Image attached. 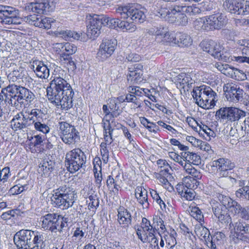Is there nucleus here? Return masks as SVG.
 <instances>
[{
	"label": "nucleus",
	"instance_id": "a878e982",
	"mask_svg": "<svg viewBox=\"0 0 249 249\" xmlns=\"http://www.w3.org/2000/svg\"><path fill=\"white\" fill-rule=\"evenodd\" d=\"M25 113L31 126L37 122L46 121V113L44 108H32L31 110H27Z\"/></svg>",
	"mask_w": 249,
	"mask_h": 249
},
{
	"label": "nucleus",
	"instance_id": "c9c22d12",
	"mask_svg": "<svg viewBox=\"0 0 249 249\" xmlns=\"http://www.w3.org/2000/svg\"><path fill=\"white\" fill-rule=\"evenodd\" d=\"M142 76V71L140 70H138V67L136 68H128L127 79L128 81H130L132 84L141 83L143 80Z\"/></svg>",
	"mask_w": 249,
	"mask_h": 249
},
{
	"label": "nucleus",
	"instance_id": "603ef678",
	"mask_svg": "<svg viewBox=\"0 0 249 249\" xmlns=\"http://www.w3.org/2000/svg\"><path fill=\"white\" fill-rule=\"evenodd\" d=\"M120 20L118 18H111L109 17H105L104 26H107L111 28H116L118 27Z\"/></svg>",
	"mask_w": 249,
	"mask_h": 249
},
{
	"label": "nucleus",
	"instance_id": "052dcab7",
	"mask_svg": "<svg viewBox=\"0 0 249 249\" xmlns=\"http://www.w3.org/2000/svg\"><path fill=\"white\" fill-rule=\"evenodd\" d=\"M212 48L209 54L213 56L215 58L220 55V53L221 52V47L219 44H217L215 42H212Z\"/></svg>",
	"mask_w": 249,
	"mask_h": 249
},
{
	"label": "nucleus",
	"instance_id": "7c9ffc66",
	"mask_svg": "<svg viewBox=\"0 0 249 249\" xmlns=\"http://www.w3.org/2000/svg\"><path fill=\"white\" fill-rule=\"evenodd\" d=\"M135 197L138 203L142 205L143 209H148L149 203L148 200L147 191L143 187L137 186L135 190Z\"/></svg>",
	"mask_w": 249,
	"mask_h": 249
},
{
	"label": "nucleus",
	"instance_id": "0eeeda50",
	"mask_svg": "<svg viewBox=\"0 0 249 249\" xmlns=\"http://www.w3.org/2000/svg\"><path fill=\"white\" fill-rule=\"evenodd\" d=\"M65 156V165L71 173H75L86 167L87 157L81 149L74 148L67 152Z\"/></svg>",
	"mask_w": 249,
	"mask_h": 249
},
{
	"label": "nucleus",
	"instance_id": "c03bdc74",
	"mask_svg": "<svg viewBox=\"0 0 249 249\" xmlns=\"http://www.w3.org/2000/svg\"><path fill=\"white\" fill-rule=\"evenodd\" d=\"M85 234V231H83L80 228H77L71 237L72 242L77 245H81L83 242V239Z\"/></svg>",
	"mask_w": 249,
	"mask_h": 249
},
{
	"label": "nucleus",
	"instance_id": "79ce46f5",
	"mask_svg": "<svg viewBox=\"0 0 249 249\" xmlns=\"http://www.w3.org/2000/svg\"><path fill=\"white\" fill-rule=\"evenodd\" d=\"M48 6V4L47 3L36 2L31 3L29 7V9H31L33 12L38 14H45Z\"/></svg>",
	"mask_w": 249,
	"mask_h": 249
},
{
	"label": "nucleus",
	"instance_id": "13d9d810",
	"mask_svg": "<svg viewBox=\"0 0 249 249\" xmlns=\"http://www.w3.org/2000/svg\"><path fill=\"white\" fill-rule=\"evenodd\" d=\"M44 136H41L40 135H35L34 137H32L30 141H32L30 143V146L33 147H38V146L42 144L44 140Z\"/></svg>",
	"mask_w": 249,
	"mask_h": 249
},
{
	"label": "nucleus",
	"instance_id": "8fccbe9b",
	"mask_svg": "<svg viewBox=\"0 0 249 249\" xmlns=\"http://www.w3.org/2000/svg\"><path fill=\"white\" fill-rule=\"evenodd\" d=\"M186 172L192 176V177H190V178H193V180L196 182H197V180L200 179L202 178V175L200 171L194 168L191 164L190 167L186 170Z\"/></svg>",
	"mask_w": 249,
	"mask_h": 249
},
{
	"label": "nucleus",
	"instance_id": "f704fd0d",
	"mask_svg": "<svg viewBox=\"0 0 249 249\" xmlns=\"http://www.w3.org/2000/svg\"><path fill=\"white\" fill-rule=\"evenodd\" d=\"M55 48L60 50L59 53H60L63 56L71 55L77 50L76 46L69 42L56 44Z\"/></svg>",
	"mask_w": 249,
	"mask_h": 249
},
{
	"label": "nucleus",
	"instance_id": "f03ea898",
	"mask_svg": "<svg viewBox=\"0 0 249 249\" xmlns=\"http://www.w3.org/2000/svg\"><path fill=\"white\" fill-rule=\"evenodd\" d=\"M14 241L18 249H45L47 234L41 230L22 229L15 234Z\"/></svg>",
	"mask_w": 249,
	"mask_h": 249
},
{
	"label": "nucleus",
	"instance_id": "de8ad7c7",
	"mask_svg": "<svg viewBox=\"0 0 249 249\" xmlns=\"http://www.w3.org/2000/svg\"><path fill=\"white\" fill-rule=\"evenodd\" d=\"M12 95L11 93H9L8 91H4V92H2V89L1 92L0 93V106H11L12 104L10 103V99H12Z\"/></svg>",
	"mask_w": 249,
	"mask_h": 249
},
{
	"label": "nucleus",
	"instance_id": "bb28decb",
	"mask_svg": "<svg viewBox=\"0 0 249 249\" xmlns=\"http://www.w3.org/2000/svg\"><path fill=\"white\" fill-rule=\"evenodd\" d=\"M171 37L170 42L177 44L178 46H189L193 42L191 37L186 33H173Z\"/></svg>",
	"mask_w": 249,
	"mask_h": 249
},
{
	"label": "nucleus",
	"instance_id": "f257e3e1",
	"mask_svg": "<svg viewBox=\"0 0 249 249\" xmlns=\"http://www.w3.org/2000/svg\"><path fill=\"white\" fill-rule=\"evenodd\" d=\"M54 72L50 86L47 88L48 100L56 106H60L62 109L68 110L73 106L74 91L70 83L63 78L65 71L59 67Z\"/></svg>",
	"mask_w": 249,
	"mask_h": 249
},
{
	"label": "nucleus",
	"instance_id": "473e14b6",
	"mask_svg": "<svg viewBox=\"0 0 249 249\" xmlns=\"http://www.w3.org/2000/svg\"><path fill=\"white\" fill-rule=\"evenodd\" d=\"M16 185L13 186L9 190V196L18 195L29 188L28 181L26 179H20L16 181Z\"/></svg>",
	"mask_w": 249,
	"mask_h": 249
},
{
	"label": "nucleus",
	"instance_id": "4c0bfd02",
	"mask_svg": "<svg viewBox=\"0 0 249 249\" xmlns=\"http://www.w3.org/2000/svg\"><path fill=\"white\" fill-rule=\"evenodd\" d=\"M181 155L183 158L185 159L188 163L191 165H198L201 163V159L200 156L197 153L191 152H182Z\"/></svg>",
	"mask_w": 249,
	"mask_h": 249
},
{
	"label": "nucleus",
	"instance_id": "4468645a",
	"mask_svg": "<svg viewBox=\"0 0 249 249\" xmlns=\"http://www.w3.org/2000/svg\"><path fill=\"white\" fill-rule=\"evenodd\" d=\"M148 91L147 89L141 88L138 86H129L128 88V93L125 95L126 102L132 103L134 107L141 108L143 105L142 97L144 93Z\"/></svg>",
	"mask_w": 249,
	"mask_h": 249
},
{
	"label": "nucleus",
	"instance_id": "5fc2aeb1",
	"mask_svg": "<svg viewBox=\"0 0 249 249\" xmlns=\"http://www.w3.org/2000/svg\"><path fill=\"white\" fill-rule=\"evenodd\" d=\"M59 34L64 38H73L78 40L80 37V34L70 30H63L59 32Z\"/></svg>",
	"mask_w": 249,
	"mask_h": 249
},
{
	"label": "nucleus",
	"instance_id": "b1692460",
	"mask_svg": "<svg viewBox=\"0 0 249 249\" xmlns=\"http://www.w3.org/2000/svg\"><path fill=\"white\" fill-rule=\"evenodd\" d=\"M224 90L225 96L228 100L236 103L242 101L244 91L237 85H228Z\"/></svg>",
	"mask_w": 249,
	"mask_h": 249
},
{
	"label": "nucleus",
	"instance_id": "2f4dec72",
	"mask_svg": "<svg viewBox=\"0 0 249 249\" xmlns=\"http://www.w3.org/2000/svg\"><path fill=\"white\" fill-rule=\"evenodd\" d=\"M225 9L231 14L241 15L242 4L237 0H226L223 3Z\"/></svg>",
	"mask_w": 249,
	"mask_h": 249
},
{
	"label": "nucleus",
	"instance_id": "412c9836",
	"mask_svg": "<svg viewBox=\"0 0 249 249\" xmlns=\"http://www.w3.org/2000/svg\"><path fill=\"white\" fill-rule=\"evenodd\" d=\"M23 20L31 25L46 29H50L54 21L47 17H23Z\"/></svg>",
	"mask_w": 249,
	"mask_h": 249
},
{
	"label": "nucleus",
	"instance_id": "5701e85b",
	"mask_svg": "<svg viewBox=\"0 0 249 249\" xmlns=\"http://www.w3.org/2000/svg\"><path fill=\"white\" fill-rule=\"evenodd\" d=\"M10 125L14 131L31 126L27 115L23 114V112H19L13 117L10 121Z\"/></svg>",
	"mask_w": 249,
	"mask_h": 249
},
{
	"label": "nucleus",
	"instance_id": "37998d69",
	"mask_svg": "<svg viewBox=\"0 0 249 249\" xmlns=\"http://www.w3.org/2000/svg\"><path fill=\"white\" fill-rule=\"evenodd\" d=\"M54 162L50 160H43L41 165L39 166V170L43 172L45 176L49 175L54 169Z\"/></svg>",
	"mask_w": 249,
	"mask_h": 249
},
{
	"label": "nucleus",
	"instance_id": "6ab92c4d",
	"mask_svg": "<svg viewBox=\"0 0 249 249\" xmlns=\"http://www.w3.org/2000/svg\"><path fill=\"white\" fill-rule=\"evenodd\" d=\"M147 10L141 5L138 4H129L122 7H119L116 9V13L126 16H142L147 13Z\"/></svg>",
	"mask_w": 249,
	"mask_h": 249
},
{
	"label": "nucleus",
	"instance_id": "09e8293b",
	"mask_svg": "<svg viewBox=\"0 0 249 249\" xmlns=\"http://www.w3.org/2000/svg\"><path fill=\"white\" fill-rule=\"evenodd\" d=\"M191 215L195 218L199 224L204 222V216L201 210L197 207H193L190 213Z\"/></svg>",
	"mask_w": 249,
	"mask_h": 249
},
{
	"label": "nucleus",
	"instance_id": "f3484780",
	"mask_svg": "<svg viewBox=\"0 0 249 249\" xmlns=\"http://www.w3.org/2000/svg\"><path fill=\"white\" fill-rule=\"evenodd\" d=\"M87 20V36L90 38L94 39L100 34L102 25H104V18L101 19L94 17H89Z\"/></svg>",
	"mask_w": 249,
	"mask_h": 249
},
{
	"label": "nucleus",
	"instance_id": "dca6fc26",
	"mask_svg": "<svg viewBox=\"0 0 249 249\" xmlns=\"http://www.w3.org/2000/svg\"><path fill=\"white\" fill-rule=\"evenodd\" d=\"M211 204L213 214L220 222L226 224H229L230 225L232 224L231 218L226 206L214 199L212 200Z\"/></svg>",
	"mask_w": 249,
	"mask_h": 249
},
{
	"label": "nucleus",
	"instance_id": "a18cd8bd",
	"mask_svg": "<svg viewBox=\"0 0 249 249\" xmlns=\"http://www.w3.org/2000/svg\"><path fill=\"white\" fill-rule=\"evenodd\" d=\"M0 14L3 16H17L19 14V11L16 8L6 5H0Z\"/></svg>",
	"mask_w": 249,
	"mask_h": 249
},
{
	"label": "nucleus",
	"instance_id": "72a5a7b5",
	"mask_svg": "<svg viewBox=\"0 0 249 249\" xmlns=\"http://www.w3.org/2000/svg\"><path fill=\"white\" fill-rule=\"evenodd\" d=\"M225 237V235L223 233L216 232L210 236V239L207 240L206 246L209 249H217V247L222 243Z\"/></svg>",
	"mask_w": 249,
	"mask_h": 249
},
{
	"label": "nucleus",
	"instance_id": "49530a36",
	"mask_svg": "<svg viewBox=\"0 0 249 249\" xmlns=\"http://www.w3.org/2000/svg\"><path fill=\"white\" fill-rule=\"evenodd\" d=\"M46 121L37 122L33 124L34 128L38 131L46 134L50 132V129L47 124L45 123Z\"/></svg>",
	"mask_w": 249,
	"mask_h": 249
},
{
	"label": "nucleus",
	"instance_id": "393cba45",
	"mask_svg": "<svg viewBox=\"0 0 249 249\" xmlns=\"http://www.w3.org/2000/svg\"><path fill=\"white\" fill-rule=\"evenodd\" d=\"M30 68L33 70L38 78L46 79L50 75V70L43 61L35 60L31 65Z\"/></svg>",
	"mask_w": 249,
	"mask_h": 249
},
{
	"label": "nucleus",
	"instance_id": "338daca9",
	"mask_svg": "<svg viewBox=\"0 0 249 249\" xmlns=\"http://www.w3.org/2000/svg\"><path fill=\"white\" fill-rule=\"evenodd\" d=\"M200 149L206 151L210 155H212L213 154V150L212 149L211 146L207 142H201L200 143Z\"/></svg>",
	"mask_w": 249,
	"mask_h": 249
},
{
	"label": "nucleus",
	"instance_id": "69168bd1",
	"mask_svg": "<svg viewBox=\"0 0 249 249\" xmlns=\"http://www.w3.org/2000/svg\"><path fill=\"white\" fill-rule=\"evenodd\" d=\"M157 124H158L159 125L168 130L173 134H176L178 132L177 130L173 128L172 126L166 124L162 121H159L158 122H157Z\"/></svg>",
	"mask_w": 249,
	"mask_h": 249
},
{
	"label": "nucleus",
	"instance_id": "864d4df0",
	"mask_svg": "<svg viewBox=\"0 0 249 249\" xmlns=\"http://www.w3.org/2000/svg\"><path fill=\"white\" fill-rule=\"evenodd\" d=\"M157 164L158 166V171H163V172L168 174L170 172L171 167L165 160L160 159L157 161Z\"/></svg>",
	"mask_w": 249,
	"mask_h": 249
},
{
	"label": "nucleus",
	"instance_id": "a211bd4d",
	"mask_svg": "<svg viewBox=\"0 0 249 249\" xmlns=\"http://www.w3.org/2000/svg\"><path fill=\"white\" fill-rule=\"evenodd\" d=\"M116 100V99L111 98L108 105H103V111L105 114L103 121L108 122L121 115L122 111L119 108V105Z\"/></svg>",
	"mask_w": 249,
	"mask_h": 249
},
{
	"label": "nucleus",
	"instance_id": "3c124183",
	"mask_svg": "<svg viewBox=\"0 0 249 249\" xmlns=\"http://www.w3.org/2000/svg\"><path fill=\"white\" fill-rule=\"evenodd\" d=\"M11 174L9 167H5L2 169L0 168V183L5 184L7 182L8 178L11 176Z\"/></svg>",
	"mask_w": 249,
	"mask_h": 249
},
{
	"label": "nucleus",
	"instance_id": "e2e57ef3",
	"mask_svg": "<svg viewBox=\"0 0 249 249\" xmlns=\"http://www.w3.org/2000/svg\"><path fill=\"white\" fill-rule=\"evenodd\" d=\"M90 202L89 204V209L94 208L95 209L99 206V200L96 196H90L89 197Z\"/></svg>",
	"mask_w": 249,
	"mask_h": 249
},
{
	"label": "nucleus",
	"instance_id": "774afa93",
	"mask_svg": "<svg viewBox=\"0 0 249 249\" xmlns=\"http://www.w3.org/2000/svg\"><path fill=\"white\" fill-rule=\"evenodd\" d=\"M240 217L245 220H249V206L242 208Z\"/></svg>",
	"mask_w": 249,
	"mask_h": 249
},
{
	"label": "nucleus",
	"instance_id": "ea45409f",
	"mask_svg": "<svg viewBox=\"0 0 249 249\" xmlns=\"http://www.w3.org/2000/svg\"><path fill=\"white\" fill-rule=\"evenodd\" d=\"M183 186H177V190L182 198L185 200L191 201L193 200L196 196V193L194 189L185 190Z\"/></svg>",
	"mask_w": 249,
	"mask_h": 249
},
{
	"label": "nucleus",
	"instance_id": "c756f323",
	"mask_svg": "<svg viewBox=\"0 0 249 249\" xmlns=\"http://www.w3.org/2000/svg\"><path fill=\"white\" fill-rule=\"evenodd\" d=\"M194 76V74L191 73H181L177 76V84H179L180 87L184 90H188L195 83V80L193 78Z\"/></svg>",
	"mask_w": 249,
	"mask_h": 249
},
{
	"label": "nucleus",
	"instance_id": "aec40b11",
	"mask_svg": "<svg viewBox=\"0 0 249 249\" xmlns=\"http://www.w3.org/2000/svg\"><path fill=\"white\" fill-rule=\"evenodd\" d=\"M25 71L21 67H17L7 75L10 84H16L23 85L25 82L32 81L33 79L25 75Z\"/></svg>",
	"mask_w": 249,
	"mask_h": 249
},
{
	"label": "nucleus",
	"instance_id": "9d476101",
	"mask_svg": "<svg viewBox=\"0 0 249 249\" xmlns=\"http://www.w3.org/2000/svg\"><path fill=\"white\" fill-rule=\"evenodd\" d=\"M39 224L45 231H49L52 232L57 231L61 232L66 222L61 215L55 213H50L40 217Z\"/></svg>",
	"mask_w": 249,
	"mask_h": 249
},
{
	"label": "nucleus",
	"instance_id": "58836bf2",
	"mask_svg": "<svg viewBox=\"0 0 249 249\" xmlns=\"http://www.w3.org/2000/svg\"><path fill=\"white\" fill-rule=\"evenodd\" d=\"M243 186L235 192L236 196L241 199L249 200V181L241 183L240 186Z\"/></svg>",
	"mask_w": 249,
	"mask_h": 249
},
{
	"label": "nucleus",
	"instance_id": "cd10ccee",
	"mask_svg": "<svg viewBox=\"0 0 249 249\" xmlns=\"http://www.w3.org/2000/svg\"><path fill=\"white\" fill-rule=\"evenodd\" d=\"M148 32L149 34L155 36L157 38L167 42H170L169 40L173 34V33H169L168 28L166 26H162L151 28L149 29Z\"/></svg>",
	"mask_w": 249,
	"mask_h": 249
},
{
	"label": "nucleus",
	"instance_id": "7ed1b4c3",
	"mask_svg": "<svg viewBox=\"0 0 249 249\" xmlns=\"http://www.w3.org/2000/svg\"><path fill=\"white\" fill-rule=\"evenodd\" d=\"M8 91L13 95L10 99L12 107L18 109L23 105L30 106L32 105L36 99L35 94L30 89L25 88L24 85L10 84L2 89V92Z\"/></svg>",
	"mask_w": 249,
	"mask_h": 249
},
{
	"label": "nucleus",
	"instance_id": "39448f33",
	"mask_svg": "<svg viewBox=\"0 0 249 249\" xmlns=\"http://www.w3.org/2000/svg\"><path fill=\"white\" fill-rule=\"evenodd\" d=\"M56 126L58 135L65 144L69 146L74 145L80 141L79 132L74 125L68 122L66 114L58 119Z\"/></svg>",
	"mask_w": 249,
	"mask_h": 249
},
{
	"label": "nucleus",
	"instance_id": "a19ab883",
	"mask_svg": "<svg viewBox=\"0 0 249 249\" xmlns=\"http://www.w3.org/2000/svg\"><path fill=\"white\" fill-rule=\"evenodd\" d=\"M167 174H166L163 171H159V173H156L155 175V178L159 181V183L165 188H168V186L170 185L167 178L170 177L171 174L170 172H168Z\"/></svg>",
	"mask_w": 249,
	"mask_h": 249
},
{
	"label": "nucleus",
	"instance_id": "2eb2a0df",
	"mask_svg": "<svg viewBox=\"0 0 249 249\" xmlns=\"http://www.w3.org/2000/svg\"><path fill=\"white\" fill-rule=\"evenodd\" d=\"M117 44V40L114 39H104L97 53V59L101 61L107 60L114 52Z\"/></svg>",
	"mask_w": 249,
	"mask_h": 249
},
{
	"label": "nucleus",
	"instance_id": "6e6552de",
	"mask_svg": "<svg viewBox=\"0 0 249 249\" xmlns=\"http://www.w3.org/2000/svg\"><path fill=\"white\" fill-rule=\"evenodd\" d=\"M224 191L222 188L217 184H215L210 187L208 194L214 198H217L220 203L226 206L228 212L230 211L234 214L238 213L240 215L243 207L229 196L224 195Z\"/></svg>",
	"mask_w": 249,
	"mask_h": 249
},
{
	"label": "nucleus",
	"instance_id": "4be33fe9",
	"mask_svg": "<svg viewBox=\"0 0 249 249\" xmlns=\"http://www.w3.org/2000/svg\"><path fill=\"white\" fill-rule=\"evenodd\" d=\"M235 236L238 239L249 243V224L241 220L232 223Z\"/></svg>",
	"mask_w": 249,
	"mask_h": 249
},
{
	"label": "nucleus",
	"instance_id": "20e7f679",
	"mask_svg": "<svg viewBox=\"0 0 249 249\" xmlns=\"http://www.w3.org/2000/svg\"><path fill=\"white\" fill-rule=\"evenodd\" d=\"M76 198L74 189L69 184H66L53 191L51 202L55 207L67 210L73 206Z\"/></svg>",
	"mask_w": 249,
	"mask_h": 249
},
{
	"label": "nucleus",
	"instance_id": "e433bc0d",
	"mask_svg": "<svg viewBox=\"0 0 249 249\" xmlns=\"http://www.w3.org/2000/svg\"><path fill=\"white\" fill-rule=\"evenodd\" d=\"M195 231L196 235L200 238L201 240H204L205 241V244L206 245L207 240L210 239L211 234L209 230L204 226L202 223H201L196 225Z\"/></svg>",
	"mask_w": 249,
	"mask_h": 249
},
{
	"label": "nucleus",
	"instance_id": "bf43d9fd",
	"mask_svg": "<svg viewBox=\"0 0 249 249\" xmlns=\"http://www.w3.org/2000/svg\"><path fill=\"white\" fill-rule=\"evenodd\" d=\"M150 194L153 200H155L158 204L160 205L162 210H163V208H165L166 205L164 202L161 199L159 194L157 193L156 191L152 189L150 191Z\"/></svg>",
	"mask_w": 249,
	"mask_h": 249
},
{
	"label": "nucleus",
	"instance_id": "423d86ee",
	"mask_svg": "<svg viewBox=\"0 0 249 249\" xmlns=\"http://www.w3.org/2000/svg\"><path fill=\"white\" fill-rule=\"evenodd\" d=\"M192 93L196 103L205 109L213 108L217 101L216 92L210 87L206 85L195 87Z\"/></svg>",
	"mask_w": 249,
	"mask_h": 249
},
{
	"label": "nucleus",
	"instance_id": "9b49d317",
	"mask_svg": "<svg viewBox=\"0 0 249 249\" xmlns=\"http://www.w3.org/2000/svg\"><path fill=\"white\" fill-rule=\"evenodd\" d=\"M227 17H202L194 21V28L197 30L205 31L219 29L227 21Z\"/></svg>",
	"mask_w": 249,
	"mask_h": 249
},
{
	"label": "nucleus",
	"instance_id": "ddd939ff",
	"mask_svg": "<svg viewBox=\"0 0 249 249\" xmlns=\"http://www.w3.org/2000/svg\"><path fill=\"white\" fill-rule=\"evenodd\" d=\"M235 167L234 162L226 158H219L211 161L208 164V169L212 173L216 171L219 177H226L229 175V171Z\"/></svg>",
	"mask_w": 249,
	"mask_h": 249
},
{
	"label": "nucleus",
	"instance_id": "0e129e2a",
	"mask_svg": "<svg viewBox=\"0 0 249 249\" xmlns=\"http://www.w3.org/2000/svg\"><path fill=\"white\" fill-rule=\"evenodd\" d=\"M178 186H183V188L186 190L194 189V183L192 182L191 179L186 178L183 180L182 184L178 185Z\"/></svg>",
	"mask_w": 249,
	"mask_h": 249
},
{
	"label": "nucleus",
	"instance_id": "c85d7f7f",
	"mask_svg": "<svg viewBox=\"0 0 249 249\" xmlns=\"http://www.w3.org/2000/svg\"><path fill=\"white\" fill-rule=\"evenodd\" d=\"M123 177L119 173L114 177H113V175L108 176L106 181L108 189L114 193H117L123 186Z\"/></svg>",
	"mask_w": 249,
	"mask_h": 249
},
{
	"label": "nucleus",
	"instance_id": "4d7b16f0",
	"mask_svg": "<svg viewBox=\"0 0 249 249\" xmlns=\"http://www.w3.org/2000/svg\"><path fill=\"white\" fill-rule=\"evenodd\" d=\"M231 70L232 71L231 76H234L236 79L243 81L247 79L246 74L243 71L233 68H232Z\"/></svg>",
	"mask_w": 249,
	"mask_h": 249
},
{
	"label": "nucleus",
	"instance_id": "1a4fd4ad",
	"mask_svg": "<svg viewBox=\"0 0 249 249\" xmlns=\"http://www.w3.org/2000/svg\"><path fill=\"white\" fill-rule=\"evenodd\" d=\"M246 112L235 107H222L215 112L216 119L223 124L238 121L246 116Z\"/></svg>",
	"mask_w": 249,
	"mask_h": 249
},
{
	"label": "nucleus",
	"instance_id": "680f3d73",
	"mask_svg": "<svg viewBox=\"0 0 249 249\" xmlns=\"http://www.w3.org/2000/svg\"><path fill=\"white\" fill-rule=\"evenodd\" d=\"M95 171L94 172V175L95 178V182L96 186L100 188L102 186V171H97V169H95Z\"/></svg>",
	"mask_w": 249,
	"mask_h": 249
},
{
	"label": "nucleus",
	"instance_id": "f8f14e48",
	"mask_svg": "<svg viewBox=\"0 0 249 249\" xmlns=\"http://www.w3.org/2000/svg\"><path fill=\"white\" fill-rule=\"evenodd\" d=\"M137 212L135 210L120 207L117 209V221L120 227L127 231L133 222L136 221Z\"/></svg>",
	"mask_w": 249,
	"mask_h": 249
},
{
	"label": "nucleus",
	"instance_id": "6e6d98bb",
	"mask_svg": "<svg viewBox=\"0 0 249 249\" xmlns=\"http://www.w3.org/2000/svg\"><path fill=\"white\" fill-rule=\"evenodd\" d=\"M229 135L231 137H233V140L238 141L241 138L243 137V134L242 132L238 133L237 128V123L235 124H234L233 126L231 127V130L229 132Z\"/></svg>",
	"mask_w": 249,
	"mask_h": 249
}]
</instances>
